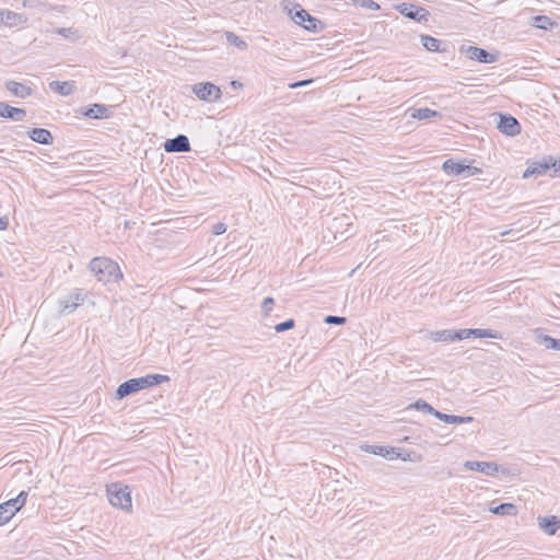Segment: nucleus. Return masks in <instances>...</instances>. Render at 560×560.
<instances>
[{"label": "nucleus", "instance_id": "nucleus-18", "mask_svg": "<svg viewBox=\"0 0 560 560\" xmlns=\"http://www.w3.org/2000/svg\"><path fill=\"white\" fill-rule=\"evenodd\" d=\"M108 107L104 104H92L82 114L90 119H103L108 117Z\"/></svg>", "mask_w": 560, "mask_h": 560}, {"label": "nucleus", "instance_id": "nucleus-36", "mask_svg": "<svg viewBox=\"0 0 560 560\" xmlns=\"http://www.w3.org/2000/svg\"><path fill=\"white\" fill-rule=\"evenodd\" d=\"M357 3L364 9L369 10H380V4L373 0H357Z\"/></svg>", "mask_w": 560, "mask_h": 560}, {"label": "nucleus", "instance_id": "nucleus-39", "mask_svg": "<svg viewBox=\"0 0 560 560\" xmlns=\"http://www.w3.org/2000/svg\"><path fill=\"white\" fill-rule=\"evenodd\" d=\"M226 229H228V226H226V224H225V223H223V222H218V223H215V224L212 226V233H213L214 235H221V234H223V233H225V232H226Z\"/></svg>", "mask_w": 560, "mask_h": 560}, {"label": "nucleus", "instance_id": "nucleus-9", "mask_svg": "<svg viewBox=\"0 0 560 560\" xmlns=\"http://www.w3.org/2000/svg\"><path fill=\"white\" fill-rule=\"evenodd\" d=\"M144 388H148V386L144 383V380H142V376L130 378L118 386L116 389V397L118 399H122Z\"/></svg>", "mask_w": 560, "mask_h": 560}, {"label": "nucleus", "instance_id": "nucleus-22", "mask_svg": "<svg viewBox=\"0 0 560 560\" xmlns=\"http://www.w3.org/2000/svg\"><path fill=\"white\" fill-rule=\"evenodd\" d=\"M439 420L450 423V424H462V423H469L474 421V418L470 416H456V415H447L444 412L439 411L436 413V417Z\"/></svg>", "mask_w": 560, "mask_h": 560}, {"label": "nucleus", "instance_id": "nucleus-37", "mask_svg": "<svg viewBox=\"0 0 560 560\" xmlns=\"http://www.w3.org/2000/svg\"><path fill=\"white\" fill-rule=\"evenodd\" d=\"M324 322L326 324L342 325L347 322V318L342 316L327 315Z\"/></svg>", "mask_w": 560, "mask_h": 560}, {"label": "nucleus", "instance_id": "nucleus-5", "mask_svg": "<svg viewBox=\"0 0 560 560\" xmlns=\"http://www.w3.org/2000/svg\"><path fill=\"white\" fill-rule=\"evenodd\" d=\"M191 90L199 100L205 102H217L222 96L221 89L211 82L196 83Z\"/></svg>", "mask_w": 560, "mask_h": 560}, {"label": "nucleus", "instance_id": "nucleus-4", "mask_svg": "<svg viewBox=\"0 0 560 560\" xmlns=\"http://www.w3.org/2000/svg\"><path fill=\"white\" fill-rule=\"evenodd\" d=\"M107 494L109 503L113 506H117L122 510H129L131 508V497L128 487L121 488L117 483H113L107 488Z\"/></svg>", "mask_w": 560, "mask_h": 560}, {"label": "nucleus", "instance_id": "nucleus-23", "mask_svg": "<svg viewBox=\"0 0 560 560\" xmlns=\"http://www.w3.org/2000/svg\"><path fill=\"white\" fill-rule=\"evenodd\" d=\"M13 506L14 505L10 499L0 504V526L10 522L11 518L19 512L15 511Z\"/></svg>", "mask_w": 560, "mask_h": 560}, {"label": "nucleus", "instance_id": "nucleus-1", "mask_svg": "<svg viewBox=\"0 0 560 560\" xmlns=\"http://www.w3.org/2000/svg\"><path fill=\"white\" fill-rule=\"evenodd\" d=\"M423 338L434 342L460 341L468 338H492L501 339L502 335L492 329L464 328V329H443V330H421Z\"/></svg>", "mask_w": 560, "mask_h": 560}, {"label": "nucleus", "instance_id": "nucleus-29", "mask_svg": "<svg viewBox=\"0 0 560 560\" xmlns=\"http://www.w3.org/2000/svg\"><path fill=\"white\" fill-rule=\"evenodd\" d=\"M49 88L61 95H69L72 92L71 85L68 82L51 81Z\"/></svg>", "mask_w": 560, "mask_h": 560}, {"label": "nucleus", "instance_id": "nucleus-46", "mask_svg": "<svg viewBox=\"0 0 560 560\" xmlns=\"http://www.w3.org/2000/svg\"><path fill=\"white\" fill-rule=\"evenodd\" d=\"M510 233V231H504V232H500V236H504V235H508Z\"/></svg>", "mask_w": 560, "mask_h": 560}, {"label": "nucleus", "instance_id": "nucleus-11", "mask_svg": "<svg viewBox=\"0 0 560 560\" xmlns=\"http://www.w3.org/2000/svg\"><path fill=\"white\" fill-rule=\"evenodd\" d=\"M464 467L469 470L482 472L487 476H495L500 470H503L501 466L492 462L467 460Z\"/></svg>", "mask_w": 560, "mask_h": 560}, {"label": "nucleus", "instance_id": "nucleus-19", "mask_svg": "<svg viewBox=\"0 0 560 560\" xmlns=\"http://www.w3.org/2000/svg\"><path fill=\"white\" fill-rule=\"evenodd\" d=\"M442 170L448 175V176H460L466 171V164L462 162H456L453 159H447L442 164Z\"/></svg>", "mask_w": 560, "mask_h": 560}, {"label": "nucleus", "instance_id": "nucleus-33", "mask_svg": "<svg viewBox=\"0 0 560 560\" xmlns=\"http://www.w3.org/2000/svg\"><path fill=\"white\" fill-rule=\"evenodd\" d=\"M27 495L28 493L23 490L15 498L10 499L15 511H20L25 505Z\"/></svg>", "mask_w": 560, "mask_h": 560}, {"label": "nucleus", "instance_id": "nucleus-41", "mask_svg": "<svg viewBox=\"0 0 560 560\" xmlns=\"http://www.w3.org/2000/svg\"><path fill=\"white\" fill-rule=\"evenodd\" d=\"M556 165L552 166L551 176H560V159L555 160Z\"/></svg>", "mask_w": 560, "mask_h": 560}, {"label": "nucleus", "instance_id": "nucleus-7", "mask_svg": "<svg viewBox=\"0 0 560 560\" xmlns=\"http://www.w3.org/2000/svg\"><path fill=\"white\" fill-rule=\"evenodd\" d=\"M497 128L509 137L517 136L521 132V124L510 114H498Z\"/></svg>", "mask_w": 560, "mask_h": 560}, {"label": "nucleus", "instance_id": "nucleus-12", "mask_svg": "<svg viewBox=\"0 0 560 560\" xmlns=\"http://www.w3.org/2000/svg\"><path fill=\"white\" fill-rule=\"evenodd\" d=\"M555 165V159L549 156L548 159H544L541 162L535 163L533 166H528L524 172L523 177L528 178L530 176L547 174L549 171H552V166Z\"/></svg>", "mask_w": 560, "mask_h": 560}, {"label": "nucleus", "instance_id": "nucleus-28", "mask_svg": "<svg viewBox=\"0 0 560 560\" xmlns=\"http://www.w3.org/2000/svg\"><path fill=\"white\" fill-rule=\"evenodd\" d=\"M142 380H144V383L147 384L148 388L152 386L160 385L164 382H168L170 377L167 375L162 374H148L145 376H142Z\"/></svg>", "mask_w": 560, "mask_h": 560}, {"label": "nucleus", "instance_id": "nucleus-35", "mask_svg": "<svg viewBox=\"0 0 560 560\" xmlns=\"http://www.w3.org/2000/svg\"><path fill=\"white\" fill-rule=\"evenodd\" d=\"M273 304H275V300L271 296H267L264 299V301L261 303V311L265 316H267L270 313Z\"/></svg>", "mask_w": 560, "mask_h": 560}, {"label": "nucleus", "instance_id": "nucleus-34", "mask_svg": "<svg viewBox=\"0 0 560 560\" xmlns=\"http://www.w3.org/2000/svg\"><path fill=\"white\" fill-rule=\"evenodd\" d=\"M295 326V320L293 318H289L282 323H279L275 326V330L277 332H283L292 329Z\"/></svg>", "mask_w": 560, "mask_h": 560}, {"label": "nucleus", "instance_id": "nucleus-44", "mask_svg": "<svg viewBox=\"0 0 560 560\" xmlns=\"http://www.w3.org/2000/svg\"><path fill=\"white\" fill-rule=\"evenodd\" d=\"M12 15L15 16V13L8 11V19H12Z\"/></svg>", "mask_w": 560, "mask_h": 560}, {"label": "nucleus", "instance_id": "nucleus-27", "mask_svg": "<svg viewBox=\"0 0 560 560\" xmlns=\"http://www.w3.org/2000/svg\"><path fill=\"white\" fill-rule=\"evenodd\" d=\"M407 409H416L418 411H422L424 413H429V415H432L434 417H436V413L439 412V410L434 409L429 402H427L425 400L423 399H418L416 400L415 402L410 404Z\"/></svg>", "mask_w": 560, "mask_h": 560}, {"label": "nucleus", "instance_id": "nucleus-15", "mask_svg": "<svg viewBox=\"0 0 560 560\" xmlns=\"http://www.w3.org/2000/svg\"><path fill=\"white\" fill-rule=\"evenodd\" d=\"M27 136L31 140L39 144L50 145L54 142L51 132L45 128H33L27 131Z\"/></svg>", "mask_w": 560, "mask_h": 560}, {"label": "nucleus", "instance_id": "nucleus-40", "mask_svg": "<svg viewBox=\"0 0 560 560\" xmlns=\"http://www.w3.org/2000/svg\"><path fill=\"white\" fill-rule=\"evenodd\" d=\"M465 173H466V177H468V176H474V175H477V174H481L482 170L479 168V167H476V166L466 165Z\"/></svg>", "mask_w": 560, "mask_h": 560}, {"label": "nucleus", "instance_id": "nucleus-26", "mask_svg": "<svg viewBox=\"0 0 560 560\" xmlns=\"http://www.w3.org/2000/svg\"><path fill=\"white\" fill-rule=\"evenodd\" d=\"M493 514L502 516H514L517 514V508L513 503H501L490 509Z\"/></svg>", "mask_w": 560, "mask_h": 560}, {"label": "nucleus", "instance_id": "nucleus-20", "mask_svg": "<svg viewBox=\"0 0 560 560\" xmlns=\"http://www.w3.org/2000/svg\"><path fill=\"white\" fill-rule=\"evenodd\" d=\"M361 448L368 453H371V454H374V455H378V456H382V457H390V458H394L392 455L396 454V456H398L399 454L396 453V448L395 447H390V446H383V445H363L361 446Z\"/></svg>", "mask_w": 560, "mask_h": 560}, {"label": "nucleus", "instance_id": "nucleus-43", "mask_svg": "<svg viewBox=\"0 0 560 560\" xmlns=\"http://www.w3.org/2000/svg\"><path fill=\"white\" fill-rule=\"evenodd\" d=\"M231 85L234 88V89H240L243 86V84L240 82V81H236V80H233L231 82Z\"/></svg>", "mask_w": 560, "mask_h": 560}, {"label": "nucleus", "instance_id": "nucleus-24", "mask_svg": "<svg viewBox=\"0 0 560 560\" xmlns=\"http://www.w3.org/2000/svg\"><path fill=\"white\" fill-rule=\"evenodd\" d=\"M411 118L427 120L434 117H442V114L428 107L413 108L410 114Z\"/></svg>", "mask_w": 560, "mask_h": 560}, {"label": "nucleus", "instance_id": "nucleus-16", "mask_svg": "<svg viewBox=\"0 0 560 560\" xmlns=\"http://www.w3.org/2000/svg\"><path fill=\"white\" fill-rule=\"evenodd\" d=\"M5 89L14 96L20 98H26L33 93L31 86L13 80H9L5 82Z\"/></svg>", "mask_w": 560, "mask_h": 560}, {"label": "nucleus", "instance_id": "nucleus-30", "mask_svg": "<svg viewBox=\"0 0 560 560\" xmlns=\"http://www.w3.org/2000/svg\"><path fill=\"white\" fill-rule=\"evenodd\" d=\"M540 343H542L547 349L560 351V339H556L549 335H542L540 337Z\"/></svg>", "mask_w": 560, "mask_h": 560}, {"label": "nucleus", "instance_id": "nucleus-32", "mask_svg": "<svg viewBox=\"0 0 560 560\" xmlns=\"http://www.w3.org/2000/svg\"><path fill=\"white\" fill-rule=\"evenodd\" d=\"M226 40L230 45L235 46L240 49H246L247 44L233 32H226Z\"/></svg>", "mask_w": 560, "mask_h": 560}, {"label": "nucleus", "instance_id": "nucleus-14", "mask_svg": "<svg viewBox=\"0 0 560 560\" xmlns=\"http://www.w3.org/2000/svg\"><path fill=\"white\" fill-rule=\"evenodd\" d=\"M0 117L14 121H22L26 117L24 108L13 107L4 102H0Z\"/></svg>", "mask_w": 560, "mask_h": 560}, {"label": "nucleus", "instance_id": "nucleus-10", "mask_svg": "<svg viewBox=\"0 0 560 560\" xmlns=\"http://www.w3.org/2000/svg\"><path fill=\"white\" fill-rule=\"evenodd\" d=\"M85 296L86 295L82 293V290L75 289L67 298L60 300L59 304L61 307V313L70 314L74 312L77 307L83 303Z\"/></svg>", "mask_w": 560, "mask_h": 560}, {"label": "nucleus", "instance_id": "nucleus-38", "mask_svg": "<svg viewBox=\"0 0 560 560\" xmlns=\"http://www.w3.org/2000/svg\"><path fill=\"white\" fill-rule=\"evenodd\" d=\"M313 82H314V79H305V80H301V81H295V82L289 83L288 88L294 90V89H299V88H302V86H307V85H310Z\"/></svg>", "mask_w": 560, "mask_h": 560}, {"label": "nucleus", "instance_id": "nucleus-13", "mask_svg": "<svg viewBox=\"0 0 560 560\" xmlns=\"http://www.w3.org/2000/svg\"><path fill=\"white\" fill-rule=\"evenodd\" d=\"M468 58L481 63H492L498 60V55L492 54L483 48L469 46L466 50Z\"/></svg>", "mask_w": 560, "mask_h": 560}, {"label": "nucleus", "instance_id": "nucleus-2", "mask_svg": "<svg viewBox=\"0 0 560 560\" xmlns=\"http://www.w3.org/2000/svg\"><path fill=\"white\" fill-rule=\"evenodd\" d=\"M89 268L96 279L103 283L118 282L122 278L118 264L107 257L93 258Z\"/></svg>", "mask_w": 560, "mask_h": 560}, {"label": "nucleus", "instance_id": "nucleus-6", "mask_svg": "<svg viewBox=\"0 0 560 560\" xmlns=\"http://www.w3.org/2000/svg\"><path fill=\"white\" fill-rule=\"evenodd\" d=\"M396 10L404 16L420 23L428 22L431 15L425 8L406 2L396 5Z\"/></svg>", "mask_w": 560, "mask_h": 560}, {"label": "nucleus", "instance_id": "nucleus-17", "mask_svg": "<svg viewBox=\"0 0 560 560\" xmlns=\"http://www.w3.org/2000/svg\"><path fill=\"white\" fill-rule=\"evenodd\" d=\"M539 527L548 535H555L560 528V518L558 516L538 517Z\"/></svg>", "mask_w": 560, "mask_h": 560}, {"label": "nucleus", "instance_id": "nucleus-31", "mask_svg": "<svg viewBox=\"0 0 560 560\" xmlns=\"http://www.w3.org/2000/svg\"><path fill=\"white\" fill-rule=\"evenodd\" d=\"M56 33L67 39L77 40L80 38L79 31L73 27H60Z\"/></svg>", "mask_w": 560, "mask_h": 560}, {"label": "nucleus", "instance_id": "nucleus-45", "mask_svg": "<svg viewBox=\"0 0 560 560\" xmlns=\"http://www.w3.org/2000/svg\"><path fill=\"white\" fill-rule=\"evenodd\" d=\"M12 15L15 16V13L8 11V19H12Z\"/></svg>", "mask_w": 560, "mask_h": 560}, {"label": "nucleus", "instance_id": "nucleus-42", "mask_svg": "<svg viewBox=\"0 0 560 560\" xmlns=\"http://www.w3.org/2000/svg\"><path fill=\"white\" fill-rule=\"evenodd\" d=\"M9 226V220L7 217H0V231L7 230Z\"/></svg>", "mask_w": 560, "mask_h": 560}, {"label": "nucleus", "instance_id": "nucleus-21", "mask_svg": "<svg viewBox=\"0 0 560 560\" xmlns=\"http://www.w3.org/2000/svg\"><path fill=\"white\" fill-rule=\"evenodd\" d=\"M532 25L544 31H551L558 26V23L547 15H535L532 18Z\"/></svg>", "mask_w": 560, "mask_h": 560}, {"label": "nucleus", "instance_id": "nucleus-3", "mask_svg": "<svg viewBox=\"0 0 560 560\" xmlns=\"http://www.w3.org/2000/svg\"><path fill=\"white\" fill-rule=\"evenodd\" d=\"M294 9V12L290 11L292 20L306 31L318 33L325 27V24L320 20L311 15L300 4H295Z\"/></svg>", "mask_w": 560, "mask_h": 560}, {"label": "nucleus", "instance_id": "nucleus-25", "mask_svg": "<svg viewBox=\"0 0 560 560\" xmlns=\"http://www.w3.org/2000/svg\"><path fill=\"white\" fill-rule=\"evenodd\" d=\"M421 43L428 51H444L445 48H441L442 40L430 35H421Z\"/></svg>", "mask_w": 560, "mask_h": 560}, {"label": "nucleus", "instance_id": "nucleus-8", "mask_svg": "<svg viewBox=\"0 0 560 560\" xmlns=\"http://www.w3.org/2000/svg\"><path fill=\"white\" fill-rule=\"evenodd\" d=\"M163 149L167 153H187L191 150L187 136L177 135L175 138L167 139L163 143Z\"/></svg>", "mask_w": 560, "mask_h": 560}]
</instances>
